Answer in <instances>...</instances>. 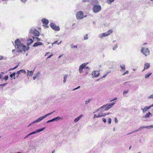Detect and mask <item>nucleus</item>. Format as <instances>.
Wrapping results in <instances>:
<instances>
[{"instance_id":"obj_17","label":"nucleus","mask_w":153,"mask_h":153,"mask_svg":"<svg viewBox=\"0 0 153 153\" xmlns=\"http://www.w3.org/2000/svg\"><path fill=\"white\" fill-rule=\"evenodd\" d=\"M42 45L43 44L41 42H38L34 43V44L33 45V47H35L38 46Z\"/></svg>"},{"instance_id":"obj_56","label":"nucleus","mask_w":153,"mask_h":153,"mask_svg":"<svg viewBox=\"0 0 153 153\" xmlns=\"http://www.w3.org/2000/svg\"><path fill=\"white\" fill-rule=\"evenodd\" d=\"M89 0H83V1L85 2H88L89 1Z\"/></svg>"},{"instance_id":"obj_23","label":"nucleus","mask_w":153,"mask_h":153,"mask_svg":"<svg viewBox=\"0 0 153 153\" xmlns=\"http://www.w3.org/2000/svg\"><path fill=\"white\" fill-rule=\"evenodd\" d=\"M144 128V126H141L138 129L134 131V132H136L139 131H140L143 129Z\"/></svg>"},{"instance_id":"obj_51","label":"nucleus","mask_w":153,"mask_h":153,"mask_svg":"<svg viewBox=\"0 0 153 153\" xmlns=\"http://www.w3.org/2000/svg\"><path fill=\"white\" fill-rule=\"evenodd\" d=\"M36 77L35 76H34L33 77V80H34L36 79Z\"/></svg>"},{"instance_id":"obj_19","label":"nucleus","mask_w":153,"mask_h":153,"mask_svg":"<svg viewBox=\"0 0 153 153\" xmlns=\"http://www.w3.org/2000/svg\"><path fill=\"white\" fill-rule=\"evenodd\" d=\"M16 74V73L15 72H13L12 74H10V76L12 79H16V77L15 76Z\"/></svg>"},{"instance_id":"obj_5","label":"nucleus","mask_w":153,"mask_h":153,"mask_svg":"<svg viewBox=\"0 0 153 153\" xmlns=\"http://www.w3.org/2000/svg\"><path fill=\"white\" fill-rule=\"evenodd\" d=\"M101 10V6L98 4H96L94 5L92 8V10L93 12L95 13L99 12Z\"/></svg>"},{"instance_id":"obj_7","label":"nucleus","mask_w":153,"mask_h":153,"mask_svg":"<svg viewBox=\"0 0 153 153\" xmlns=\"http://www.w3.org/2000/svg\"><path fill=\"white\" fill-rule=\"evenodd\" d=\"M83 13L82 11L77 12L76 15V18L77 19H82L83 17Z\"/></svg>"},{"instance_id":"obj_43","label":"nucleus","mask_w":153,"mask_h":153,"mask_svg":"<svg viewBox=\"0 0 153 153\" xmlns=\"http://www.w3.org/2000/svg\"><path fill=\"white\" fill-rule=\"evenodd\" d=\"M111 122V118H109L108 121V123L109 124H110Z\"/></svg>"},{"instance_id":"obj_3","label":"nucleus","mask_w":153,"mask_h":153,"mask_svg":"<svg viewBox=\"0 0 153 153\" xmlns=\"http://www.w3.org/2000/svg\"><path fill=\"white\" fill-rule=\"evenodd\" d=\"M141 52L145 56H146L150 54V51L148 48L142 47L141 49Z\"/></svg>"},{"instance_id":"obj_55","label":"nucleus","mask_w":153,"mask_h":153,"mask_svg":"<svg viewBox=\"0 0 153 153\" xmlns=\"http://www.w3.org/2000/svg\"><path fill=\"white\" fill-rule=\"evenodd\" d=\"M27 0H21V1L22 2H25Z\"/></svg>"},{"instance_id":"obj_12","label":"nucleus","mask_w":153,"mask_h":153,"mask_svg":"<svg viewBox=\"0 0 153 153\" xmlns=\"http://www.w3.org/2000/svg\"><path fill=\"white\" fill-rule=\"evenodd\" d=\"M92 76L94 77H97L100 75L99 72L98 71H94L91 73Z\"/></svg>"},{"instance_id":"obj_8","label":"nucleus","mask_w":153,"mask_h":153,"mask_svg":"<svg viewBox=\"0 0 153 153\" xmlns=\"http://www.w3.org/2000/svg\"><path fill=\"white\" fill-rule=\"evenodd\" d=\"M115 103H112L111 104H107L106 105H103L102 106V108H105V110H108L111 108L114 104Z\"/></svg>"},{"instance_id":"obj_21","label":"nucleus","mask_w":153,"mask_h":153,"mask_svg":"<svg viewBox=\"0 0 153 153\" xmlns=\"http://www.w3.org/2000/svg\"><path fill=\"white\" fill-rule=\"evenodd\" d=\"M150 116H149V114H148V113H146L145 115V116H143L142 117V118H143V120H145V119L146 118H148V117H149Z\"/></svg>"},{"instance_id":"obj_64","label":"nucleus","mask_w":153,"mask_h":153,"mask_svg":"<svg viewBox=\"0 0 153 153\" xmlns=\"http://www.w3.org/2000/svg\"><path fill=\"white\" fill-rule=\"evenodd\" d=\"M32 133L31 132V133L27 135H28V136H30V135H32Z\"/></svg>"},{"instance_id":"obj_33","label":"nucleus","mask_w":153,"mask_h":153,"mask_svg":"<svg viewBox=\"0 0 153 153\" xmlns=\"http://www.w3.org/2000/svg\"><path fill=\"white\" fill-rule=\"evenodd\" d=\"M84 39L85 40H87L88 39V34H86L84 36Z\"/></svg>"},{"instance_id":"obj_25","label":"nucleus","mask_w":153,"mask_h":153,"mask_svg":"<svg viewBox=\"0 0 153 153\" xmlns=\"http://www.w3.org/2000/svg\"><path fill=\"white\" fill-rule=\"evenodd\" d=\"M106 115V114H104L102 113H101L100 114H99L97 115V118L104 117Z\"/></svg>"},{"instance_id":"obj_37","label":"nucleus","mask_w":153,"mask_h":153,"mask_svg":"<svg viewBox=\"0 0 153 153\" xmlns=\"http://www.w3.org/2000/svg\"><path fill=\"white\" fill-rule=\"evenodd\" d=\"M20 74V73L19 72V71H17L16 73V78H18Z\"/></svg>"},{"instance_id":"obj_10","label":"nucleus","mask_w":153,"mask_h":153,"mask_svg":"<svg viewBox=\"0 0 153 153\" xmlns=\"http://www.w3.org/2000/svg\"><path fill=\"white\" fill-rule=\"evenodd\" d=\"M87 64V63H84L80 66L79 68V71L80 73L81 74L83 70L85 68Z\"/></svg>"},{"instance_id":"obj_27","label":"nucleus","mask_w":153,"mask_h":153,"mask_svg":"<svg viewBox=\"0 0 153 153\" xmlns=\"http://www.w3.org/2000/svg\"><path fill=\"white\" fill-rule=\"evenodd\" d=\"M152 74V73H149L148 74H146L145 76V78L146 79L148 78Z\"/></svg>"},{"instance_id":"obj_50","label":"nucleus","mask_w":153,"mask_h":153,"mask_svg":"<svg viewBox=\"0 0 153 153\" xmlns=\"http://www.w3.org/2000/svg\"><path fill=\"white\" fill-rule=\"evenodd\" d=\"M80 88V86H79L78 87H77L76 88L74 89L73 90V91H74V90H76V89H77L79 88Z\"/></svg>"},{"instance_id":"obj_47","label":"nucleus","mask_w":153,"mask_h":153,"mask_svg":"<svg viewBox=\"0 0 153 153\" xmlns=\"http://www.w3.org/2000/svg\"><path fill=\"white\" fill-rule=\"evenodd\" d=\"M33 123V121L32 122V123H31L29 124L28 126V127H30V126L32 124H34V123Z\"/></svg>"},{"instance_id":"obj_44","label":"nucleus","mask_w":153,"mask_h":153,"mask_svg":"<svg viewBox=\"0 0 153 153\" xmlns=\"http://www.w3.org/2000/svg\"><path fill=\"white\" fill-rule=\"evenodd\" d=\"M128 71H127L123 74V75H124L126 74H128Z\"/></svg>"},{"instance_id":"obj_13","label":"nucleus","mask_w":153,"mask_h":153,"mask_svg":"<svg viewBox=\"0 0 153 153\" xmlns=\"http://www.w3.org/2000/svg\"><path fill=\"white\" fill-rule=\"evenodd\" d=\"M42 22L43 25H45V26L47 27V25L48 24L49 22L48 20L44 18L42 20Z\"/></svg>"},{"instance_id":"obj_35","label":"nucleus","mask_w":153,"mask_h":153,"mask_svg":"<svg viewBox=\"0 0 153 153\" xmlns=\"http://www.w3.org/2000/svg\"><path fill=\"white\" fill-rule=\"evenodd\" d=\"M118 47V45H117V44H116V45H115L114 47H113V50H115Z\"/></svg>"},{"instance_id":"obj_4","label":"nucleus","mask_w":153,"mask_h":153,"mask_svg":"<svg viewBox=\"0 0 153 153\" xmlns=\"http://www.w3.org/2000/svg\"><path fill=\"white\" fill-rule=\"evenodd\" d=\"M30 34H33L35 36H39L40 33L36 29L33 28H31L30 30L29 35H30Z\"/></svg>"},{"instance_id":"obj_48","label":"nucleus","mask_w":153,"mask_h":153,"mask_svg":"<svg viewBox=\"0 0 153 153\" xmlns=\"http://www.w3.org/2000/svg\"><path fill=\"white\" fill-rule=\"evenodd\" d=\"M118 120L117 119V118L115 117L114 119L115 122L116 123H117L118 122Z\"/></svg>"},{"instance_id":"obj_49","label":"nucleus","mask_w":153,"mask_h":153,"mask_svg":"<svg viewBox=\"0 0 153 153\" xmlns=\"http://www.w3.org/2000/svg\"><path fill=\"white\" fill-rule=\"evenodd\" d=\"M4 59V57L1 55L0 56V60L3 59Z\"/></svg>"},{"instance_id":"obj_28","label":"nucleus","mask_w":153,"mask_h":153,"mask_svg":"<svg viewBox=\"0 0 153 153\" xmlns=\"http://www.w3.org/2000/svg\"><path fill=\"white\" fill-rule=\"evenodd\" d=\"M18 71L20 73V74L21 73H23L24 74H25L26 73V71L25 70L22 69Z\"/></svg>"},{"instance_id":"obj_30","label":"nucleus","mask_w":153,"mask_h":153,"mask_svg":"<svg viewBox=\"0 0 153 153\" xmlns=\"http://www.w3.org/2000/svg\"><path fill=\"white\" fill-rule=\"evenodd\" d=\"M33 40L31 39H30L29 40H28V44H28V45H30L31 43H33Z\"/></svg>"},{"instance_id":"obj_20","label":"nucleus","mask_w":153,"mask_h":153,"mask_svg":"<svg viewBox=\"0 0 153 153\" xmlns=\"http://www.w3.org/2000/svg\"><path fill=\"white\" fill-rule=\"evenodd\" d=\"M120 67L121 68V71H125V65L124 64L121 65H120Z\"/></svg>"},{"instance_id":"obj_61","label":"nucleus","mask_w":153,"mask_h":153,"mask_svg":"<svg viewBox=\"0 0 153 153\" xmlns=\"http://www.w3.org/2000/svg\"><path fill=\"white\" fill-rule=\"evenodd\" d=\"M51 120V122L55 121V119H54V118H53V119H52Z\"/></svg>"},{"instance_id":"obj_60","label":"nucleus","mask_w":153,"mask_h":153,"mask_svg":"<svg viewBox=\"0 0 153 153\" xmlns=\"http://www.w3.org/2000/svg\"><path fill=\"white\" fill-rule=\"evenodd\" d=\"M2 74H0V79H1L2 78Z\"/></svg>"},{"instance_id":"obj_26","label":"nucleus","mask_w":153,"mask_h":153,"mask_svg":"<svg viewBox=\"0 0 153 153\" xmlns=\"http://www.w3.org/2000/svg\"><path fill=\"white\" fill-rule=\"evenodd\" d=\"M153 128V125L144 126V128L150 129Z\"/></svg>"},{"instance_id":"obj_9","label":"nucleus","mask_w":153,"mask_h":153,"mask_svg":"<svg viewBox=\"0 0 153 153\" xmlns=\"http://www.w3.org/2000/svg\"><path fill=\"white\" fill-rule=\"evenodd\" d=\"M50 26L52 29L55 31H58L60 30L59 27L58 26H57L54 23H53L51 24Z\"/></svg>"},{"instance_id":"obj_24","label":"nucleus","mask_w":153,"mask_h":153,"mask_svg":"<svg viewBox=\"0 0 153 153\" xmlns=\"http://www.w3.org/2000/svg\"><path fill=\"white\" fill-rule=\"evenodd\" d=\"M62 43V41H60L59 42H58V41H56L55 42H53V43H52V46H53V44H57L58 45H59L61 43Z\"/></svg>"},{"instance_id":"obj_34","label":"nucleus","mask_w":153,"mask_h":153,"mask_svg":"<svg viewBox=\"0 0 153 153\" xmlns=\"http://www.w3.org/2000/svg\"><path fill=\"white\" fill-rule=\"evenodd\" d=\"M91 100L90 99H88L85 101V104H88L91 101Z\"/></svg>"},{"instance_id":"obj_45","label":"nucleus","mask_w":153,"mask_h":153,"mask_svg":"<svg viewBox=\"0 0 153 153\" xmlns=\"http://www.w3.org/2000/svg\"><path fill=\"white\" fill-rule=\"evenodd\" d=\"M71 46L72 48H77V46L76 45H71Z\"/></svg>"},{"instance_id":"obj_53","label":"nucleus","mask_w":153,"mask_h":153,"mask_svg":"<svg viewBox=\"0 0 153 153\" xmlns=\"http://www.w3.org/2000/svg\"><path fill=\"white\" fill-rule=\"evenodd\" d=\"M148 113V114H149V115L150 116H152V114L150 112H149Z\"/></svg>"},{"instance_id":"obj_58","label":"nucleus","mask_w":153,"mask_h":153,"mask_svg":"<svg viewBox=\"0 0 153 153\" xmlns=\"http://www.w3.org/2000/svg\"><path fill=\"white\" fill-rule=\"evenodd\" d=\"M51 122V120H48V121L47 122V123H50V122Z\"/></svg>"},{"instance_id":"obj_16","label":"nucleus","mask_w":153,"mask_h":153,"mask_svg":"<svg viewBox=\"0 0 153 153\" xmlns=\"http://www.w3.org/2000/svg\"><path fill=\"white\" fill-rule=\"evenodd\" d=\"M150 109V107L149 106H146L144 108H141V110L142 111V112L143 113H145L147 111L148 109Z\"/></svg>"},{"instance_id":"obj_38","label":"nucleus","mask_w":153,"mask_h":153,"mask_svg":"<svg viewBox=\"0 0 153 153\" xmlns=\"http://www.w3.org/2000/svg\"><path fill=\"white\" fill-rule=\"evenodd\" d=\"M40 74V72H38L36 73L34 76H35L37 78L39 77V75Z\"/></svg>"},{"instance_id":"obj_40","label":"nucleus","mask_w":153,"mask_h":153,"mask_svg":"<svg viewBox=\"0 0 153 153\" xmlns=\"http://www.w3.org/2000/svg\"><path fill=\"white\" fill-rule=\"evenodd\" d=\"M7 84V83H4L2 84H0V86L2 87V88H3V87L6 86Z\"/></svg>"},{"instance_id":"obj_52","label":"nucleus","mask_w":153,"mask_h":153,"mask_svg":"<svg viewBox=\"0 0 153 153\" xmlns=\"http://www.w3.org/2000/svg\"><path fill=\"white\" fill-rule=\"evenodd\" d=\"M108 73H107L106 74H105V75H104L103 76H102V78H104L105 77H106V76H107V74H108Z\"/></svg>"},{"instance_id":"obj_46","label":"nucleus","mask_w":153,"mask_h":153,"mask_svg":"<svg viewBox=\"0 0 153 153\" xmlns=\"http://www.w3.org/2000/svg\"><path fill=\"white\" fill-rule=\"evenodd\" d=\"M102 120L103 121V122L104 123H105L106 122V119L105 118H102Z\"/></svg>"},{"instance_id":"obj_11","label":"nucleus","mask_w":153,"mask_h":153,"mask_svg":"<svg viewBox=\"0 0 153 153\" xmlns=\"http://www.w3.org/2000/svg\"><path fill=\"white\" fill-rule=\"evenodd\" d=\"M45 128V127H44L42 128L36 129V131L32 132L31 133L32 134H35L36 133H38L43 131Z\"/></svg>"},{"instance_id":"obj_14","label":"nucleus","mask_w":153,"mask_h":153,"mask_svg":"<svg viewBox=\"0 0 153 153\" xmlns=\"http://www.w3.org/2000/svg\"><path fill=\"white\" fill-rule=\"evenodd\" d=\"M27 76L28 77L31 76L33 74L34 70L33 71H30L27 70Z\"/></svg>"},{"instance_id":"obj_57","label":"nucleus","mask_w":153,"mask_h":153,"mask_svg":"<svg viewBox=\"0 0 153 153\" xmlns=\"http://www.w3.org/2000/svg\"><path fill=\"white\" fill-rule=\"evenodd\" d=\"M117 98L116 97H115V98H114V99H113V100H111V101H113V100H117Z\"/></svg>"},{"instance_id":"obj_39","label":"nucleus","mask_w":153,"mask_h":153,"mask_svg":"<svg viewBox=\"0 0 153 153\" xmlns=\"http://www.w3.org/2000/svg\"><path fill=\"white\" fill-rule=\"evenodd\" d=\"M8 78V76L7 75L5 76L4 78L3 79H4L5 81L7 80Z\"/></svg>"},{"instance_id":"obj_54","label":"nucleus","mask_w":153,"mask_h":153,"mask_svg":"<svg viewBox=\"0 0 153 153\" xmlns=\"http://www.w3.org/2000/svg\"><path fill=\"white\" fill-rule=\"evenodd\" d=\"M53 56V55L52 54H51V55L49 56L48 57V58H50Z\"/></svg>"},{"instance_id":"obj_41","label":"nucleus","mask_w":153,"mask_h":153,"mask_svg":"<svg viewBox=\"0 0 153 153\" xmlns=\"http://www.w3.org/2000/svg\"><path fill=\"white\" fill-rule=\"evenodd\" d=\"M102 109V107H101L100 108H99L97 109L94 112V113H95L96 112H97V111H101V109Z\"/></svg>"},{"instance_id":"obj_15","label":"nucleus","mask_w":153,"mask_h":153,"mask_svg":"<svg viewBox=\"0 0 153 153\" xmlns=\"http://www.w3.org/2000/svg\"><path fill=\"white\" fill-rule=\"evenodd\" d=\"M150 66V64L148 63H145L144 65V69L142 71H144L145 70L149 69Z\"/></svg>"},{"instance_id":"obj_63","label":"nucleus","mask_w":153,"mask_h":153,"mask_svg":"<svg viewBox=\"0 0 153 153\" xmlns=\"http://www.w3.org/2000/svg\"><path fill=\"white\" fill-rule=\"evenodd\" d=\"M149 107H150V108L151 107H153V104L149 106Z\"/></svg>"},{"instance_id":"obj_42","label":"nucleus","mask_w":153,"mask_h":153,"mask_svg":"<svg viewBox=\"0 0 153 153\" xmlns=\"http://www.w3.org/2000/svg\"><path fill=\"white\" fill-rule=\"evenodd\" d=\"M148 99H153V94L148 97Z\"/></svg>"},{"instance_id":"obj_29","label":"nucleus","mask_w":153,"mask_h":153,"mask_svg":"<svg viewBox=\"0 0 153 153\" xmlns=\"http://www.w3.org/2000/svg\"><path fill=\"white\" fill-rule=\"evenodd\" d=\"M68 76L67 75H65V76H64V80L63 81L64 83H65V82Z\"/></svg>"},{"instance_id":"obj_59","label":"nucleus","mask_w":153,"mask_h":153,"mask_svg":"<svg viewBox=\"0 0 153 153\" xmlns=\"http://www.w3.org/2000/svg\"><path fill=\"white\" fill-rule=\"evenodd\" d=\"M95 117H97V115L96 114H94V118Z\"/></svg>"},{"instance_id":"obj_22","label":"nucleus","mask_w":153,"mask_h":153,"mask_svg":"<svg viewBox=\"0 0 153 153\" xmlns=\"http://www.w3.org/2000/svg\"><path fill=\"white\" fill-rule=\"evenodd\" d=\"M32 37L34 40H36L38 42H39L41 40L40 38H39L38 37H36L35 36H33Z\"/></svg>"},{"instance_id":"obj_2","label":"nucleus","mask_w":153,"mask_h":153,"mask_svg":"<svg viewBox=\"0 0 153 153\" xmlns=\"http://www.w3.org/2000/svg\"><path fill=\"white\" fill-rule=\"evenodd\" d=\"M54 111H54L52 112H51L50 113L47 114L42 117H39L37 119L34 120L33 121V123H39V122H41L42 120L44 119L46 117H47L48 116L52 114L53 113V112H54Z\"/></svg>"},{"instance_id":"obj_36","label":"nucleus","mask_w":153,"mask_h":153,"mask_svg":"<svg viewBox=\"0 0 153 153\" xmlns=\"http://www.w3.org/2000/svg\"><path fill=\"white\" fill-rule=\"evenodd\" d=\"M128 90H126L125 91H124L123 92V94L124 95H125L127 93H128Z\"/></svg>"},{"instance_id":"obj_6","label":"nucleus","mask_w":153,"mask_h":153,"mask_svg":"<svg viewBox=\"0 0 153 153\" xmlns=\"http://www.w3.org/2000/svg\"><path fill=\"white\" fill-rule=\"evenodd\" d=\"M112 32V30H110L105 33L99 34L98 37L99 38L102 39L104 37H105L110 35Z\"/></svg>"},{"instance_id":"obj_62","label":"nucleus","mask_w":153,"mask_h":153,"mask_svg":"<svg viewBox=\"0 0 153 153\" xmlns=\"http://www.w3.org/2000/svg\"><path fill=\"white\" fill-rule=\"evenodd\" d=\"M127 82H125L124 83V85H127Z\"/></svg>"},{"instance_id":"obj_31","label":"nucleus","mask_w":153,"mask_h":153,"mask_svg":"<svg viewBox=\"0 0 153 153\" xmlns=\"http://www.w3.org/2000/svg\"><path fill=\"white\" fill-rule=\"evenodd\" d=\"M114 0H107V2L108 4H109L111 2L114 1Z\"/></svg>"},{"instance_id":"obj_1","label":"nucleus","mask_w":153,"mask_h":153,"mask_svg":"<svg viewBox=\"0 0 153 153\" xmlns=\"http://www.w3.org/2000/svg\"><path fill=\"white\" fill-rule=\"evenodd\" d=\"M15 43L16 48H17L18 52H22L23 51H27L29 48V47L26 48V46L22 43L19 39L15 41Z\"/></svg>"},{"instance_id":"obj_18","label":"nucleus","mask_w":153,"mask_h":153,"mask_svg":"<svg viewBox=\"0 0 153 153\" xmlns=\"http://www.w3.org/2000/svg\"><path fill=\"white\" fill-rule=\"evenodd\" d=\"M82 116L83 115L82 114H81L77 117L74 120V121L76 122H78L80 119L82 117Z\"/></svg>"},{"instance_id":"obj_32","label":"nucleus","mask_w":153,"mask_h":153,"mask_svg":"<svg viewBox=\"0 0 153 153\" xmlns=\"http://www.w3.org/2000/svg\"><path fill=\"white\" fill-rule=\"evenodd\" d=\"M54 119H55V121H57L60 119H62V118L60 117H57L56 118H54Z\"/></svg>"}]
</instances>
